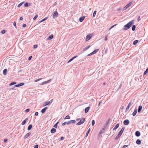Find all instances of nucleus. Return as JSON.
Instances as JSON below:
<instances>
[{"instance_id":"f257e3e1","label":"nucleus","mask_w":148,"mask_h":148,"mask_svg":"<svg viewBox=\"0 0 148 148\" xmlns=\"http://www.w3.org/2000/svg\"><path fill=\"white\" fill-rule=\"evenodd\" d=\"M134 20H132L124 26V30H126L130 28L134 24Z\"/></svg>"},{"instance_id":"f03ea898","label":"nucleus","mask_w":148,"mask_h":148,"mask_svg":"<svg viewBox=\"0 0 148 148\" xmlns=\"http://www.w3.org/2000/svg\"><path fill=\"white\" fill-rule=\"evenodd\" d=\"M124 130V128L123 127L122 128V129H121V130L119 132V133L118 135L116 136V138H118L121 136V135L122 134Z\"/></svg>"},{"instance_id":"7ed1b4c3","label":"nucleus","mask_w":148,"mask_h":148,"mask_svg":"<svg viewBox=\"0 0 148 148\" xmlns=\"http://www.w3.org/2000/svg\"><path fill=\"white\" fill-rule=\"evenodd\" d=\"M92 35L91 34H90L87 35L86 38L85 40L86 41H88L92 37Z\"/></svg>"},{"instance_id":"20e7f679","label":"nucleus","mask_w":148,"mask_h":148,"mask_svg":"<svg viewBox=\"0 0 148 148\" xmlns=\"http://www.w3.org/2000/svg\"><path fill=\"white\" fill-rule=\"evenodd\" d=\"M85 119L84 118H82L81 120L79 122L76 124L77 125H81L85 121Z\"/></svg>"},{"instance_id":"39448f33","label":"nucleus","mask_w":148,"mask_h":148,"mask_svg":"<svg viewBox=\"0 0 148 148\" xmlns=\"http://www.w3.org/2000/svg\"><path fill=\"white\" fill-rule=\"evenodd\" d=\"M58 12L57 11H55L53 12L52 16L53 18H56L58 16Z\"/></svg>"},{"instance_id":"423d86ee","label":"nucleus","mask_w":148,"mask_h":148,"mask_svg":"<svg viewBox=\"0 0 148 148\" xmlns=\"http://www.w3.org/2000/svg\"><path fill=\"white\" fill-rule=\"evenodd\" d=\"M53 101V99H52L51 101H49L46 102L43 105V106H45L48 105H50L52 103Z\"/></svg>"},{"instance_id":"0eeeda50","label":"nucleus","mask_w":148,"mask_h":148,"mask_svg":"<svg viewBox=\"0 0 148 148\" xmlns=\"http://www.w3.org/2000/svg\"><path fill=\"white\" fill-rule=\"evenodd\" d=\"M132 4V2L130 3L129 4H127L123 8V10H125L127 8H128Z\"/></svg>"},{"instance_id":"6e6552de","label":"nucleus","mask_w":148,"mask_h":148,"mask_svg":"<svg viewBox=\"0 0 148 148\" xmlns=\"http://www.w3.org/2000/svg\"><path fill=\"white\" fill-rule=\"evenodd\" d=\"M31 134L30 132H28L24 136V139H26L28 138Z\"/></svg>"},{"instance_id":"1a4fd4ad","label":"nucleus","mask_w":148,"mask_h":148,"mask_svg":"<svg viewBox=\"0 0 148 148\" xmlns=\"http://www.w3.org/2000/svg\"><path fill=\"white\" fill-rule=\"evenodd\" d=\"M51 81V79H49L47 81L43 82L41 84V85H44V84H46L49 82H50Z\"/></svg>"},{"instance_id":"9d476101","label":"nucleus","mask_w":148,"mask_h":148,"mask_svg":"<svg viewBox=\"0 0 148 148\" xmlns=\"http://www.w3.org/2000/svg\"><path fill=\"white\" fill-rule=\"evenodd\" d=\"M130 123L129 121L128 120H126L124 121L123 123L125 125H127Z\"/></svg>"},{"instance_id":"9b49d317","label":"nucleus","mask_w":148,"mask_h":148,"mask_svg":"<svg viewBox=\"0 0 148 148\" xmlns=\"http://www.w3.org/2000/svg\"><path fill=\"white\" fill-rule=\"evenodd\" d=\"M132 104V101H130V103H129V104H128L127 106V107L126 108V110L127 111L129 109V108H130V106H131Z\"/></svg>"},{"instance_id":"f8f14e48","label":"nucleus","mask_w":148,"mask_h":148,"mask_svg":"<svg viewBox=\"0 0 148 148\" xmlns=\"http://www.w3.org/2000/svg\"><path fill=\"white\" fill-rule=\"evenodd\" d=\"M140 132L138 131H137L136 132L135 135L137 136H140Z\"/></svg>"},{"instance_id":"ddd939ff","label":"nucleus","mask_w":148,"mask_h":148,"mask_svg":"<svg viewBox=\"0 0 148 148\" xmlns=\"http://www.w3.org/2000/svg\"><path fill=\"white\" fill-rule=\"evenodd\" d=\"M85 18L84 16H82L80 17L79 19V21L80 22H82L83 20H84Z\"/></svg>"},{"instance_id":"4468645a","label":"nucleus","mask_w":148,"mask_h":148,"mask_svg":"<svg viewBox=\"0 0 148 148\" xmlns=\"http://www.w3.org/2000/svg\"><path fill=\"white\" fill-rule=\"evenodd\" d=\"M47 107H46L44 108L41 110V112L42 113H44L45 112L46 110L47 109Z\"/></svg>"},{"instance_id":"2eb2a0df","label":"nucleus","mask_w":148,"mask_h":148,"mask_svg":"<svg viewBox=\"0 0 148 148\" xmlns=\"http://www.w3.org/2000/svg\"><path fill=\"white\" fill-rule=\"evenodd\" d=\"M89 109V107H87L85 109V113H86L87 112H88Z\"/></svg>"},{"instance_id":"dca6fc26","label":"nucleus","mask_w":148,"mask_h":148,"mask_svg":"<svg viewBox=\"0 0 148 148\" xmlns=\"http://www.w3.org/2000/svg\"><path fill=\"white\" fill-rule=\"evenodd\" d=\"M53 38V34H51L47 38V40H50L52 39Z\"/></svg>"},{"instance_id":"f3484780","label":"nucleus","mask_w":148,"mask_h":148,"mask_svg":"<svg viewBox=\"0 0 148 148\" xmlns=\"http://www.w3.org/2000/svg\"><path fill=\"white\" fill-rule=\"evenodd\" d=\"M142 106H139V107H138V112H140L142 109Z\"/></svg>"},{"instance_id":"a211bd4d","label":"nucleus","mask_w":148,"mask_h":148,"mask_svg":"<svg viewBox=\"0 0 148 148\" xmlns=\"http://www.w3.org/2000/svg\"><path fill=\"white\" fill-rule=\"evenodd\" d=\"M56 132V129L55 128H52L51 131V132L52 133H54Z\"/></svg>"},{"instance_id":"6ab92c4d","label":"nucleus","mask_w":148,"mask_h":148,"mask_svg":"<svg viewBox=\"0 0 148 148\" xmlns=\"http://www.w3.org/2000/svg\"><path fill=\"white\" fill-rule=\"evenodd\" d=\"M31 5V4L30 3H26L24 4V6L25 7H28L30 6Z\"/></svg>"},{"instance_id":"aec40b11","label":"nucleus","mask_w":148,"mask_h":148,"mask_svg":"<svg viewBox=\"0 0 148 148\" xmlns=\"http://www.w3.org/2000/svg\"><path fill=\"white\" fill-rule=\"evenodd\" d=\"M7 71V70L6 69H4L3 71V74L4 75H6Z\"/></svg>"},{"instance_id":"412c9836","label":"nucleus","mask_w":148,"mask_h":148,"mask_svg":"<svg viewBox=\"0 0 148 148\" xmlns=\"http://www.w3.org/2000/svg\"><path fill=\"white\" fill-rule=\"evenodd\" d=\"M27 119V118H26L25 120H24L22 123L21 124L22 125H24L25 123H26V121Z\"/></svg>"},{"instance_id":"4be33fe9","label":"nucleus","mask_w":148,"mask_h":148,"mask_svg":"<svg viewBox=\"0 0 148 148\" xmlns=\"http://www.w3.org/2000/svg\"><path fill=\"white\" fill-rule=\"evenodd\" d=\"M119 123L117 124L113 128V130H115L118 127H119Z\"/></svg>"},{"instance_id":"5701e85b","label":"nucleus","mask_w":148,"mask_h":148,"mask_svg":"<svg viewBox=\"0 0 148 148\" xmlns=\"http://www.w3.org/2000/svg\"><path fill=\"white\" fill-rule=\"evenodd\" d=\"M136 143L138 145H140L141 143V142L139 139H138L136 141Z\"/></svg>"},{"instance_id":"b1692460","label":"nucleus","mask_w":148,"mask_h":148,"mask_svg":"<svg viewBox=\"0 0 148 148\" xmlns=\"http://www.w3.org/2000/svg\"><path fill=\"white\" fill-rule=\"evenodd\" d=\"M32 125H29L27 127L28 130H30L32 128Z\"/></svg>"},{"instance_id":"393cba45","label":"nucleus","mask_w":148,"mask_h":148,"mask_svg":"<svg viewBox=\"0 0 148 148\" xmlns=\"http://www.w3.org/2000/svg\"><path fill=\"white\" fill-rule=\"evenodd\" d=\"M137 113V110H135L134 111L132 115L133 116H135L136 115Z\"/></svg>"},{"instance_id":"a878e982","label":"nucleus","mask_w":148,"mask_h":148,"mask_svg":"<svg viewBox=\"0 0 148 148\" xmlns=\"http://www.w3.org/2000/svg\"><path fill=\"white\" fill-rule=\"evenodd\" d=\"M59 122H58L56 124H55L53 126V127L55 128H57V127L58 124V123Z\"/></svg>"},{"instance_id":"bb28decb","label":"nucleus","mask_w":148,"mask_h":148,"mask_svg":"<svg viewBox=\"0 0 148 148\" xmlns=\"http://www.w3.org/2000/svg\"><path fill=\"white\" fill-rule=\"evenodd\" d=\"M138 42V40H136L134 41L133 42V44L134 45H136Z\"/></svg>"},{"instance_id":"cd10ccee","label":"nucleus","mask_w":148,"mask_h":148,"mask_svg":"<svg viewBox=\"0 0 148 148\" xmlns=\"http://www.w3.org/2000/svg\"><path fill=\"white\" fill-rule=\"evenodd\" d=\"M98 51V49H97L95 50L94 51H93L92 52L93 54H94L95 53H97Z\"/></svg>"},{"instance_id":"c85d7f7f","label":"nucleus","mask_w":148,"mask_h":148,"mask_svg":"<svg viewBox=\"0 0 148 148\" xmlns=\"http://www.w3.org/2000/svg\"><path fill=\"white\" fill-rule=\"evenodd\" d=\"M70 119V117L69 115H67L64 118V119Z\"/></svg>"},{"instance_id":"c756f323","label":"nucleus","mask_w":148,"mask_h":148,"mask_svg":"<svg viewBox=\"0 0 148 148\" xmlns=\"http://www.w3.org/2000/svg\"><path fill=\"white\" fill-rule=\"evenodd\" d=\"M24 3V2H23L19 4L17 6L18 7H20Z\"/></svg>"},{"instance_id":"7c9ffc66","label":"nucleus","mask_w":148,"mask_h":148,"mask_svg":"<svg viewBox=\"0 0 148 148\" xmlns=\"http://www.w3.org/2000/svg\"><path fill=\"white\" fill-rule=\"evenodd\" d=\"M90 129H88V130L86 132V137H87L88 136V134L89 133V132H90Z\"/></svg>"},{"instance_id":"2f4dec72","label":"nucleus","mask_w":148,"mask_h":148,"mask_svg":"<svg viewBox=\"0 0 148 148\" xmlns=\"http://www.w3.org/2000/svg\"><path fill=\"white\" fill-rule=\"evenodd\" d=\"M148 72V67L147 68L146 71L144 73V75H146L147 73Z\"/></svg>"},{"instance_id":"473e14b6","label":"nucleus","mask_w":148,"mask_h":148,"mask_svg":"<svg viewBox=\"0 0 148 148\" xmlns=\"http://www.w3.org/2000/svg\"><path fill=\"white\" fill-rule=\"evenodd\" d=\"M90 47V45H88L86 47H85L84 49V50H86L88 49Z\"/></svg>"},{"instance_id":"72a5a7b5","label":"nucleus","mask_w":148,"mask_h":148,"mask_svg":"<svg viewBox=\"0 0 148 148\" xmlns=\"http://www.w3.org/2000/svg\"><path fill=\"white\" fill-rule=\"evenodd\" d=\"M117 25V24H115L112 26L109 29V30H110L113 27L115 26L116 25Z\"/></svg>"},{"instance_id":"f704fd0d","label":"nucleus","mask_w":148,"mask_h":148,"mask_svg":"<svg viewBox=\"0 0 148 148\" xmlns=\"http://www.w3.org/2000/svg\"><path fill=\"white\" fill-rule=\"evenodd\" d=\"M97 12V11H95L93 13V17H95L96 15V13Z\"/></svg>"},{"instance_id":"c9c22d12","label":"nucleus","mask_w":148,"mask_h":148,"mask_svg":"<svg viewBox=\"0 0 148 148\" xmlns=\"http://www.w3.org/2000/svg\"><path fill=\"white\" fill-rule=\"evenodd\" d=\"M136 29V26L135 25H134L132 27V30L133 31H134Z\"/></svg>"},{"instance_id":"e433bc0d","label":"nucleus","mask_w":148,"mask_h":148,"mask_svg":"<svg viewBox=\"0 0 148 148\" xmlns=\"http://www.w3.org/2000/svg\"><path fill=\"white\" fill-rule=\"evenodd\" d=\"M71 123H75V120H71L70 121Z\"/></svg>"},{"instance_id":"4c0bfd02","label":"nucleus","mask_w":148,"mask_h":148,"mask_svg":"<svg viewBox=\"0 0 148 148\" xmlns=\"http://www.w3.org/2000/svg\"><path fill=\"white\" fill-rule=\"evenodd\" d=\"M42 79V78H40V79H37L36 80H35V81H34V82H36L40 80H41V79Z\"/></svg>"},{"instance_id":"58836bf2","label":"nucleus","mask_w":148,"mask_h":148,"mask_svg":"<svg viewBox=\"0 0 148 148\" xmlns=\"http://www.w3.org/2000/svg\"><path fill=\"white\" fill-rule=\"evenodd\" d=\"M6 32V31L5 30H2L1 31V33L2 34H5Z\"/></svg>"},{"instance_id":"ea45409f","label":"nucleus","mask_w":148,"mask_h":148,"mask_svg":"<svg viewBox=\"0 0 148 148\" xmlns=\"http://www.w3.org/2000/svg\"><path fill=\"white\" fill-rule=\"evenodd\" d=\"M16 84V82H12V83H11L10 84L9 86H11L12 85L15 84Z\"/></svg>"},{"instance_id":"a19ab883","label":"nucleus","mask_w":148,"mask_h":148,"mask_svg":"<svg viewBox=\"0 0 148 148\" xmlns=\"http://www.w3.org/2000/svg\"><path fill=\"white\" fill-rule=\"evenodd\" d=\"M38 15H36L33 18V20H35L36 18L38 17Z\"/></svg>"},{"instance_id":"79ce46f5","label":"nucleus","mask_w":148,"mask_h":148,"mask_svg":"<svg viewBox=\"0 0 148 148\" xmlns=\"http://www.w3.org/2000/svg\"><path fill=\"white\" fill-rule=\"evenodd\" d=\"M20 86H21V85H20V84L14 86L16 87H18Z\"/></svg>"},{"instance_id":"37998d69","label":"nucleus","mask_w":148,"mask_h":148,"mask_svg":"<svg viewBox=\"0 0 148 148\" xmlns=\"http://www.w3.org/2000/svg\"><path fill=\"white\" fill-rule=\"evenodd\" d=\"M130 145V144H129V145H123V148H125V147H128V146H129Z\"/></svg>"},{"instance_id":"c03bdc74","label":"nucleus","mask_w":148,"mask_h":148,"mask_svg":"<svg viewBox=\"0 0 148 148\" xmlns=\"http://www.w3.org/2000/svg\"><path fill=\"white\" fill-rule=\"evenodd\" d=\"M95 122L94 120H92V125H94L95 124Z\"/></svg>"},{"instance_id":"a18cd8bd","label":"nucleus","mask_w":148,"mask_h":148,"mask_svg":"<svg viewBox=\"0 0 148 148\" xmlns=\"http://www.w3.org/2000/svg\"><path fill=\"white\" fill-rule=\"evenodd\" d=\"M13 25L15 28H16V23L15 22H14L13 23Z\"/></svg>"},{"instance_id":"49530a36","label":"nucleus","mask_w":148,"mask_h":148,"mask_svg":"<svg viewBox=\"0 0 148 148\" xmlns=\"http://www.w3.org/2000/svg\"><path fill=\"white\" fill-rule=\"evenodd\" d=\"M77 56H75L72 57L71 59L72 60H73L74 58H77Z\"/></svg>"},{"instance_id":"de8ad7c7","label":"nucleus","mask_w":148,"mask_h":148,"mask_svg":"<svg viewBox=\"0 0 148 148\" xmlns=\"http://www.w3.org/2000/svg\"><path fill=\"white\" fill-rule=\"evenodd\" d=\"M8 141V139L7 138H5L4 140V142L5 143H6Z\"/></svg>"},{"instance_id":"09e8293b","label":"nucleus","mask_w":148,"mask_h":148,"mask_svg":"<svg viewBox=\"0 0 148 148\" xmlns=\"http://www.w3.org/2000/svg\"><path fill=\"white\" fill-rule=\"evenodd\" d=\"M38 112H35V115L36 116H37L38 115Z\"/></svg>"},{"instance_id":"8fccbe9b","label":"nucleus","mask_w":148,"mask_h":148,"mask_svg":"<svg viewBox=\"0 0 148 148\" xmlns=\"http://www.w3.org/2000/svg\"><path fill=\"white\" fill-rule=\"evenodd\" d=\"M29 109H27L26 110H25V112H29Z\"/></svg>"},{"instance_id":"3c124183","label":"nucleus","mask_w":148,"mask_h":148,"mask_svg":"<svg viewBox=\"0 0 148 148\" xmlns=\"http://www.w3.org/2000/svg\"><path fill=\"white\" fill-rule=\"evenodd\" d=\"M32 57V56H29L28 58V60H31Z\"/></svg>"},{"instance_id":"603ef678","label":"nucleus","mask_w":148,"mask_h":148,"mask_svg":"<svg viewBox=\"0 0 148 148\" xmlns=\"http://www.w3.org/2000/svg\"><path fill=\"white\" fill-rule=\"evenodd\" d=\"M37 47V45H34V48H36Z\"/></svg>"},{"instance_id":"864d4df0","label":"nucleus","mask_w":148,"mask_h":148,"mask_svg":"<svg viewBox=\"0 0 148 148\" xmlns=\"http://www.w3.org/2000/svg\"><path fill=\"white\" fill-rule=\"evenodd\" d=\"M38 145H37L35 146L34 147V148H38Z\"/></svg>"},{"instance_id":"5fc2aeb1","label":"nucleus","mask_w":148,"mask_h":148,"mask_svg":"<svg viewBox=\"0 0 148 148\" xmlns=\"http://www.w3.org/2000/svg\"><path fill=\"white\" fill-rule=\"evenodd\" d=\"M66 124V122H64L63 123H62V125H64Z\"/></svg>"},{"instance_id":"6e6d98bb","label":"nucleus","mask_w":148,"mask_h":148,"mask_svg":"<svg viewBox=\"0 0 148 148\" xmlns=\"http://www.w3.org/2000/svg\"><path fill=\"white\" fill-rule=\"evenodd\" d=\"M92 54H93L92 53V52H91V53H90L88 54V56H90L91 55H92Z\"/></svg>"},{"instance_id":"4d7b16f0","label":"nucleus","mask_w":148,"mask_h":148,"mask_svg":"<svg viewBox=\"0 0 148 148\" xmlns=\"http://www.w3.org/2000/svg\"><path fill=\"white\" fill-rule=\"evenodd\" d=\"M72 60L71 59H70L68 62V63H69L70 62H71V61H72Z\"/></svg>"},{"instance_id":"13d9d810","label":"nucleus","mask_w":148,"mask_h":148,"mask_svg":"<svg viewBox=\"0 0 148 148\" xmlns=\"http://www.w3.org/2000/svg\"><path fill=\"white\" fill-rule=\"evenodd\" d=\"M72 60L71 59H70L68 62V63H69L70 62H71V61H72Z\"/></svg>"},{"instance_id":"bf43d9fd","label":"nucleus","mask_w":148,"mask_h":148,"mask_svg":"<svg viewBox=\"0 0 148 148\" xmlns=\"http://www.w3.org/2000/svg\"><path fill=\"white\" fill-rule=\"evenodd\" d=\"M20 84V85H21V86L23 85L24 84L23 83H21Z\"/></svg>"},{"instance_id":"052dcab7","label":"nucleus","mask_w":148,"mask_h":148,"mask_svg":"<svg viewBox=\"0 0 148 148\" xmlns=\"http://www.w3.org/2000/svg\"><path fill=\"white\" fill-rule=\"evenodd\" d=\"M44 21V19H43L42 20H41L39 22V23H41V22H42V21Z\"/></svg>"},{"instance_id":"680f3d73","label":"nucleus","mask_w":148,"mask_h":148,"mask_svg":"<svg viewBox=\"0 0 148 148\" xmlns=\"http://www.w3.org/2000/svg\"><path fill=\"white\" fill-rule=\"evenodd\" d=\"M26 25L25 24H24L23 25V27H25L26 26Z\"/></svg>"},{"instance_id":"e2e57ef3","label":"nucleus","mask_w":148,"mask_h":148,"mask_svg":"<svg viewBox=\"0 0 148 148\" xmlns=\"http://www.w3.org/2000/svg\"><path fill=\"white\" fill-rule=\"evenodd\" d=\"M64 138L63 137H61L60 139L61 140H62L64 139Z\"/></svg>"},{"instance_id":"0e129e2a","label":"nucleus","mask_w":148,"mask_h":148,"mask_svg":"<svg viewBox=\"0 0 148 148\" xmlns=\"http://www.w3.org/2000/svg\"><path fill=\"white\" fill-rule=\"evenodd\" d=\"M19 19L20 20H22L23 19V18L22 17H20Z\"/></svg>"},{"instance_id":"69168bd1","label":"nucleus","mask_w":148,"mask_h":148,"mask_svg":"<svg viewBox=\"0 0 148 148\" xmlns=\"http://www.w3.org/2000/svg\"><path fill=\"white\" fill-rule=\"evenodd\" d=\"M70 123H71V122H70V121H69L68 122H67V123H66V124H69Z\"/></svg>"},{"instance_id":"338daca9","label":"nucleus","mask_w":148,"mask_h":148,"mask_svg":"<svg viewBox=\"0 0 148 148\" xmlns=\"http://www.w3.org/2000/svg\"><path fill=\"white\" fill-rule=\"evenodd\" d=\"M104 40L105 41H106L107 40V37H105V39H104Z\"/></svg>"},{"instance_id":"774afa93","label":"nucleus","mask_w":148,"mask_h":148,"mask_svg":"<svg viewBox=\"0 0 148 148\" xmlns=\"http://www.w3.org/2000/svg\"><path fill=\"white\" fill-rule=\"evenodd\" d=\"M47 17H46L45 18L43 19H44V20L45 21V20H47Z\"/></svg>"}]
</instances>
